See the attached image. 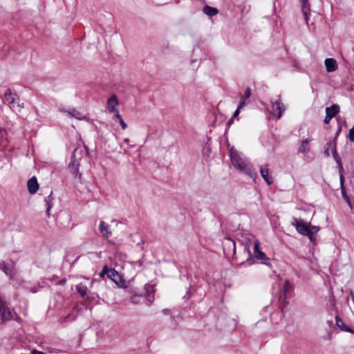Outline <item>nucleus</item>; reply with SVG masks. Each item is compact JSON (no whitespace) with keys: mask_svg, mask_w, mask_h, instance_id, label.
Masks as SVG:
<instances>
[{"mask_svg":"<svg viewBox=\"0 0 354 354\" xmlns=\"http://www.w3.org/2000/svg\"><path fill=\"white\" fill-rule=\"evenodd\" d=\"M115 117L119 120L120 124L122 129H125L127 127V124L124 122L120 115L119 114V111H116V113H115Z\"/></svg>","mask_w":354,"mask_h":354,"instance_id":"obj_27","label":"nucleus"},{"mask_svg":"<svg viewBox=\"0 0 354 354\" xmlns=\"http://www.w3.org/2000/svg\"><path fill=\"white\" fill-rule=\"evenodd\" d=\"M12 312L0 297V324L12 319Z\"/></svg>","mask_w":354,"mask_h":354,"instance_id":"obj_4","label":"nucleus"},{"mask_svg":"<svg viewBox=\"0 0 354 354\" xmlns=\"http://www.w3.org/2000/svg\"><path fill=\"white\" fill-rule=\"evenodd\" d=\"M261 244L258 240H256L254 241V256L255 257L257 254H258L259 252H261L260 248Z\"/></svg>","mask_w":354,"mask_h":354,"instance_id":"obj_28","label":"nucleus"},{"mask_svg":"<svg viewBox=\"0 0 354 354\" xmlns=\"http://www.w3.org/2000/svg\"><path fill=\"white\" fill-rule=\"evenodd\" d=\"M108 278L111 279L120 287H124L125 281L122 279L119 273L113 268H110L108 271Z\"/></svg>","mask_w":354,"mask_h":354,"instance_id":"obj_7","label":"nucleus"},{"mask_svg":"<svg viewBox=\"0 0 354 354\" xmlns=\"http://www.w3.org/2000/svg\"><path fill=\"white\" fill-rule=\"evenodd\" d=\"M250 95H251V90L250 88H247L242 98L247 100L250 97Z\"/></svg>","mask_w":354,"mask_h":354,"instance_id":"obj_35","label":"nucleus"},{"mask_svg":"<svg viewBox=\"0 0 354 354\" xmlns=\"http://www.w3.org/2000/svg\"><path fill=\"white\" fill-rule=\"evenodd\" d=\"M140 297L139 295H133L131 297V302L133 304H138L140 301Z\"/></svg>","mask_w":354,"mask_h":354,"instance_id":"obj_33","label":"nucleus"},{"mask_svg":"<svg viewBox=\"0 0 354 354\" xmlns=\"http://www.w3.org/2000/svg\"><path fill=\"white\" fill-rule=\"evenodd\" d=\"M328 145L329 146H333V158H334L335 162L338 165L339 172H341V171L343 170V167H342V165L341 162V158H340L339 156L338 155V153L337 152V149H336V146H337L336 138H334L332 142H328Z\"/></svg>","mask_w":354,"mask_h":354,"instance_id":"obj_10","label":"nucleus"},{"mask_svg":"<svg viewBox=\"0 0 354 354\" xmlns=\"http://www.w3.org/2000/svg\"><path fill=\"white\" fill-rule=\"evenodd\" d=\"M340 131H341V129L339 128V129H338V131L336 132V136H335V138H336V139H337V136H338V134H339V133L340 132Z\"/></svg>","mask_w":354,"mask_h":354,"instance_id":"obj_46","label":"nucleus"},{"mask_svg":"<svg viewBox=\"0 0 354 354\" xmlns=\"http://www.w3.org/2000/svg\"><path fill=\"white\" fill-rule=\"evenodd\" d=\"M332 118H333L332 117H330V115L328 117V115L327 113H326V116H325V118L324 120V122L325 124H329V122H330V121L331 120Z\"/></svg>","mask_w":354,"mask_h":354,"instance_id":"obj_39","label":"nucleus"},{"mask_svg":"<svg viewBox=\"0 0 354 354\" xmlns=\"http://www.w3.org/2000/svg\"><path fill=\"white\" fill-rule=\"evenodd\" d=\"M162 313L165 314V315H167L168 313H169V310L167 309H163L162 310Z\"/></svg>","mask_w":354,"mask_h":354,"instance_id":"obj_44","label":"nucleus"},{"mask_svg":"<svg viewBox=\"0 0 354 354\" xmlns=\"http://www.w3.org/2000/svg\"><path fill=\"white\" fill-rule=\"evenodd\" d=\"M239 113H240V109H239V108H237L233 114V118H236L239 114Z\"/></svg>","mask_w":354,"mask_h":354,"instance_id":"obj_42","label":"nucleus"},{"mask_svg":"<svg viewBox=\"0 0 354 354\" xmlns=\"http://www.w3.org/2000/svg\"><path fill=\"white\" fill-rule=\"evenodd\" d=\"M324 64L327 72H333L337 69V61L333 58H326Z\"/></svg>","mask_w":354,"mask_h":354,"instance_id":"obj_13","label":"nucleus"},{"mask_svg":"<svg viewBox=\"0 0 354 354\" xmlns=\"http://www.w3.org/2000/svg\"><path fill=\"white\" fill-rule=\"evenodd\" d=\"M230 156L232 164L240 171L248 164L246 160L243 158L241 154L233 147L230 149Z\"/></svg>","mask_w":354,"mask_h":354,"instance_id":"obj_3","label":"nucleus"},{"mask_svg":"<svg viewBox=\"0 0 354 354\" xmlns=\"http://www.w3.org/2000/svg\"><path fill=\"white\" fill-rule=\"evenodd\" d=\"M272 106V114L276 115L278 119L282 116V113L285 111V106L281 102L280 99L270 101Z\"/></svg>","mask_w":354,"mask_h":354,"instance_id":"obj_8","label":"nucleus"},{"mask_svg":"<svg viewBox=\"0 0 354 354\" xmlns=\"http://www.w3.org/2000/svg\"><path fill=\"white\" fill-rule=\"evenodd\" d=\"M328 322L329 325H330V324H333V321H329V322Z\"/></svg>","mask_w":354,"mask_h":354,"instance_id":"obj_49","label":"nucleus"},{"mask_svg":"<svg viewBox=\"0 0 354 354\" xmlns=\"http://www.w3.org/2000/svg\"><path fill=\"white\" fill-rule=\"evenodd\" d=\"M68 113L76 118H80L81 113L75 109L69 111Z\"/></svg>","mask_w":354,"mask_h":354,"instance_id":"obj_32","label":"nucleus"},{"mask_svg":"<svg viewBox=\"0 0 354 354\" xmlns=\"http://www.w3.org/2000/svg\"><path fill=\"white\" fill-rule=\"evenodd\" d=\"M241 172H244L248 176H249L251 178H252L254 180L257 177V174L254 169L253 167L250 164H247L243 169L241 171Z\"/></svg>","mask_w":354,"mask_h":354,"instance_id":"obj_14","label":"nucleus"},{"mask_svg":"<svg viewBox=\"0 0 354 354\" xmlns=\"http://www.w3.org/2000/svg\"><path fill=\"white\" fill-rule=\"evenodd\" d=\"M75 319V316H71V315H68L67 316H65L60 319V322L62 323H66L68 322H72Z\"/></svg>","mask_w":354,"mask_h":354,"instance_id":"obj_29","label":"nucleus"},{"mask_svg":"<svg viewBox=\"0 0 354 354\" xmlns=\"http://www.w3.org/2000/svg\"><path fill=\"white\" fill-rule=\"evenodd\" d=\"M340 183H341V186H342V197L344 198V199L346 201V203L348 204V205H351V201L348 198V196L346 195L344 189V187H343V176L341 174L340 175Z\"/></svg>","mask_w":354,"mask_h":354,"instance_id":"obj_25","label":"nucleus"},{"mask_svg":"<svg viewBox=\"0 0 354 354\" xmlns=\"http://www.w3.org/2000/svg\"><path fill=\"white\" fill-rule=\"evenodd\" d=\"M76 290L83 298L86 296L87 287L86 286L80 283L76 286Z\"/></svg>","mask_w":354,"mask_h":354,"instance_id":"obj_24","label":"nucleus"},{"mask_svg":"<svg viewBox=\"0 0 354 354\" xmlns=\"http://www.w3.org/2000/svg\"><path fill=\"white\" fill-rule=\"evenodd\" d=\"M203 11L205 14L210 17L216 15L218 12L216 8H213L207 5L203 7Z\"/></svg>","mask_w":354,"mask_h":354,"instance_id":"obj_22","label":"nucleus"},{"mask_svg":"<svg viewBox=\"0 0 354 354\" xmlns=\"http://www.w3.org/2000/svg\"><path fill=\"white\" fill-rule=\"evenodd\" d=\"M124 141L126 143H129V138H124Z\"/></svg>","mask_w":354,"mask_h":354,"instance_id":"obj_47","label":"nucleus"},{"mask_svg":"<svg viewBox=\"0 0 354 354\" xmlns=\"http://www.w3.org/2000/svg\"><path fill=\"white\" fill-rule=\"evenodd\" d=\"M77 150H78L77 148H75L73 151V155L71 158V162L69 163V167H71V169L73 171V174H75V175L79 174V178H80L81 174L79 173V161H78L80 158H77L75 156V153H77Z\"/></svg>","mask_w":354,"mask_h":354,"instance_id":"obj_9","label":"nucleus"},{"mask_svg":"<svg viewBox=\"0 0 354 354\" xmlns=\"http://www.w3.org/2000/svg\"><path fill=\"white\" fill-rule=\"evenodd\" d=\"M30 291L32 292H36V289L35 288H32L30 289Z\"/></svg>","mask_w":354,"mask_h":354,"instance_id":"obj_48","label":"nucleus"},{"mask_svg":"<svg viewBox=\"0 0 354 354\" xmlns=\"http://www.w3.org/2000/svg\"><path fill=\"white\" fill-rule=\"evenodd\" d=\"M236 236L238 241L241 242V244H244V252L248 254L246 260L240 263V266H251L254 263L255 259L261 261V263H263L269 267L272 266L270 259L263 252L261 251L259 252L258 254H257L255 257L252 256L250 252L252 237L251 234L248 233L239 232L236 234Z\"/></svg>","mask_w":354,"mask_h":354,"instance_id":"obj_1","label":"nucleus"},{"mask_svg":"<svg viewBox=\"0 0 354 354\" xmlns=\"http://www.w3.org/2000/svg\"><path fill=\"white\" fill-rule=\"evenodd\" d=\"M348 138L351 142H354V127L349 130Z\"/></svg>","mask_w":354,"mask_h":354,"instance_id":"obj_34","label":"nucleus"},{"mask_svg":"<svg viewBox=\"0 0 354 354\" xmlns=\"http://www.w3.org/2000/svg\"><path fill=\"white\" fill-rule=\"evenodd\" d=\"M260 174L268 185H270L273 183L272 179L269 177V169L268 167H261L260 169Z\"/></svg>","mask_w":354,"mask_h":354,"instance_id":"obj_18","label":"nucleus"},{"mask_svg":"<svg viewBox=\"0 0 354 354\" xmlns=\"http://www.w3.org/2000/svg\"><path fill=\"white\" fill-rule=\"evenodd\" d=\"M335 321H336V326L339 328H340L342 330H344V328L345 327H348L347 326H346L344 324V322L342 321V319L339 316H336L335 317Z\"/></svg>","mask_w":354,"mask_h":354,"instance_id":"obj_26","label":"nucleus"},{"mask_svg":"<svg viewBox=\"0 0 354 354\" xmlns=\"http://www.w3.org/2000/svg\"><path fill=\"white\" fill-rule=\"evenodd\" d=\"M119 102L116 95L113 94L111 97H109L107 100V109L109 113H115L116 111H118L115 106L118 105Z\"/></svg>","mask_w":354,"mask_h":354,"instance_id":"obj_11","label":"nucleus"},{"mask_svg":"<svg viewBox=\"0 0 354 354\" xmlns=\"http://www.w3.org/2000/svg\"><path fill=\"white\" fill-rule=\"evenodd\" d=\"M109 268L105 265L103 268H102V270L101 271L100 274V276L101 277H103L105 274L108 277V271L109 270Z\"/></svg>","mask_w":354,"mask_h":354,"instance_id":"obj_30","label":"nucleus"},{"mask_svg":"<svg viewBox=\"0 0 354 354\" xmlns=\"http://www.w3.org/2000/svg\"><path fill=\"white\" fill-rule=\"evenodd\" d=\"M195 288L192 286H191L189 290L187 291L185 295L184 296L185 299H189L190 295L195 291Z\"/></svg>","mask_w":354,"mask_h":354,"instance_id":"obj_31","label":"nucleus"},{"mask_svg":"<svg viewBox=\"0 0 354 354\" xmlns=\"http://www.w3.org/2000/svg\"><path fill=\"white\" fill-rule=\"evenodd\" d=\"M329 147L333 149V146H329L328 143L325 146L324 153L326 157L330 156Z\"/></svg>","mask_w":354,"mask_h":354,"instance_id":"obj_36","label":"nucleus"},{"mask_svg":"<svg viewBox=\"0 0 354 354\" xmlns=\"http://www.w3.org/2000/svg\"><path fill=\"white\" fill-rule=\"evenodd\" d=\"M0 270H2L6 275L9 277L10 281L12 280L13 270L4 261L0 262Z\"/></svg>","mask_w":354,"mask_h":354,"instance_id":"obj_16","label":"nucleus"},{"mask_svg":"<svg viewBox=\"0 0 354 354\" xmlns=\"http://www.w3.org/2000/svg\"><path fill=\"white\" fill-rule=\"evenodd\" d=\"M17 320L19 322L20 320V317H17Z\"/></svg>","mask_w":354,"mask_h":354,"instance_id":"obj_50","label":"nucleus"},{"mask_svg":"<svg viewBox=\"0 0 354 354\" xmlns=\"http://www.w3.org/2000/svg\"><path fill=\"white\" fill-rule=\"evenodd\" d=\"M302 3V11L306 16V19H308L307 15L310 11V4L308 3V0H300Z\"/></svg>","mask_w":354,"mask_h":354,"instance_id":"obj_23","label":"nucleus"},{"mask_svg":"<svg viewBox=\"0 0 354 354\" xmlns=\"http://www.w3.org/2000/svg\"><path fill=\"white\" fill-rule=\"evenodd\" d=\"M27 185L29 193L31 194H35L39 189V183L37 178L35 176L30 178L28 181Z\"/></svg>","mask_w":354,"mask_h":354,"instance_id":"obj_12","label":"nucleus"},{"mask_svg":"<svg viewBox=\"0 0 354 354\" xmlns=\"http://www.w3.org/2000/svg\"><path fill=\"white\" fill-rule=\"evenodd\" d=\"M3 101L5 103L8 104L11 109L15 108V103L18 104L19 108L24 107L23 104L21 105L19 104V97L17 95L12 93L10 88H8L4 93Z\"/></svg>","mask_w":354,"mask_h":354,"instance_id":"obj_5","label":"nucleus"},{"mask_svg":"<svg viewBox=\"0 0 354 354\" xmlns=\"http://www.w3.org/2000/svg\"><path fill=\"white\" fill-rule=\"evenodd\" d=\"M99 228L103 236L108 238L111 234V232L109 230L108 225H105L104 222H100Z\"/></svg>","mask_w":354,"mask_h":354,"instance_id":"obj_20","label":"nucleus"},{"mask_svg":"<svg viewBox=\"0 0 354 354\" xmlns=\"http://www.w3.org/2000/svg\"><path fill=\"white\" fill-rule=\"evenodd\" d=\"M310 229L312 230V231L313 232V235L315 234V233H317L318 231L319 230V227L318 226H315V225H310Z\"/></svg>","mask_w":354,"mask_h":354,"instance_id":"obj_40","label":"nucleus"},{"mask_svg":"<svg viewBox=\"0 0 354 354\" xmlns=\"http://www.w3.org/2000/svg\"><path fill=\"white\" fill-rule=\"evenodd\" d=\"M32 354H45V353L44 352L35 350V351H32Z\"/></svg>","mask_w":354,"mask_h":354,"instance_id":"obj_43","label":"nucleus"},{"mask_svg":"<svg viewBox=\"0 0 354 354\" xmlns=\"http://www.w3.org/2000/svg\"><path fill=\"white\" fill-rule=\"evenodd\" d=\"M224 252L227 254L232 253L234 254L236 252V242L229 237H225L223 242Z\"/></svg>","mask_w":354,"mask_h":354,"instance_id":"obj_6","label":"nucleus"},{"mask_svg":"<svg viewBox=\"0 0 354 354\" xmlns=\"http://www.w3.org/2000/svg\"><path fill=\"white\" fill-rule=\"evenodd\" d=\"M245 100H246L241 98V101L239 102V106H238L239 109H242L245 106Z\"/></svg>","mask_w":354,"mask_h":354,"instance_id":"obj_38","label":"nucleus"},{"mask_svg":"<svg viewBox=\"0 0 354 354\" xmlns=\"http://www.w3.org/2000/svg\"><path fill=\"white\" fill-rule=\"evenodd\" d=\"M340 111V107L337 104H333L330 106H328L326 108V113L330 115V117L333 118L337 114H338Z\"/></svg>","mask_w":354,"mask_h":354,"instance_id":"obj_15","label":"nucleus"},{"mask_svg":"<svg viewBox=\"0 0 354 354\" xmlns=\"http://www.w3.org/2000/svg\"><path fill=\"white\" fill-rule=\"evenodd\" d=\"M54 200V197L53 196V192H50V194L45 197L44 202L46 206V213L48 216H50V211L51 207H53V201Z\"/></svg>","mask_w":354,"mask_h":354,"instance_id":"obj_17","label":"nucleus"},{"mask_svg":"<svg viewBox=\"0 0 354 354\" xmlns=\"http://www.w3.org/2000/svg\"><path fill=\"white\" fill-rule=\"evenodd\" d=\"M292 225L296 227L297 231L304 236H307L310 241H314L315 240V236H313V232L310 229V224L304 222L303 220H298L296 218H293Z\"/></svg>","mask_w":354,"mask_h":354,"instance_id":"obj_2","label":"nucleus"},{"mask_svg":"<svg viewBox=\"0 0 354 354\" xmlns=\"http://www.w3.org/2000/svg\"><path fill=\"white\" fill-rule=\"evenodd\" d=\"M289 289H291V284L288 281H286L284 285L285 295L286 294Z\"/></svg>","mask_w":354,"mask_h":354,"instance_id":"obj_37","label":"nucleus"},{"mask_svg":"<svg viewBox=\"0 0 354 354\" xmlns=\"http://www.w3.org/2000/svg\"><path fill=\"white\" fill-rule=\"evenodd\" d=\"M310 140L308 138L302 141L300 147H299V152L306 154L308 153L310 149H309V144Z\"/></svg>","mask_w":354,"mask_h":354,"instance_id":"obj_21","label":"nucleus"},{"mask_svg":"<svg viewBox=\"0 0 354 354\" xmlns=\"http://www.w3.org/2000/svg\"><path fill=\"white\" fill-rule=\"evenodd\" d=\"M295 67H297V63L295 64Z\"/></svg>","mask_w":354,"mask_h":354,"instance_id":"obj_51","label":"nucleus"},{"mask_svg":"<svg viewBox=\"0 0 354 354\" xmlns=\"http://www.w3.org/2000/svg\"><path fill=\"white\" fill-rule=\"evenodd\" d=\"M65 281H66L65 279H62V280L59 281L58 282V283L60 285H63L65 283Z\"/></svg>","mask_w":354,"mask_h":354,"instance_id":"obj_45","label":"nucleus"},{"mask_svg":"<svg viewBox=\"0 0 354 354\" xmlns=\"http://www.w3.org/2000/svg\"><path fill=\"white\" fill-rule=\"evenodd\" d=\"M344 331H346V332L351 333L352 334H354V330L352 329L351 328L348 327V326L344 328Z\"/></svg>","mask_w":354,"mask_h":354,"instance_id":"obj_41","label":"nucleus"},{"mask_svg":"<svg viewBox=\"0 0 354 354\" xmlns=\"http://www.w3.org/2000/svg\"><path fill=\"white\" fill-rule=\"evenodd\" d=\"M145 290L147 293L146 298L149 302H152L153 301V292H154V288L153 286L150 284L145 285Z\"/></svg>","mask_w":354,"mask_h":354,"instance_id":"obj_19","label":"nucleus"}]
</instances>
